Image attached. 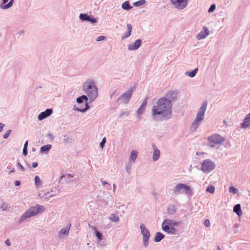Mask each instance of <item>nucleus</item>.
I'll return each mask as SVG.
<instances>
[{
	"label": "nucleus",
	"instance_id": "obj_1",
	"mask_svg": "<svg viewBox=\"0 0 250 250\" xmlns=\"http://www.w3.org/2000/svg\"><path fill=\"white\" fill-rule=\"evenodd\" d=\"M172 103L168 99L161 98L156 104L152 106L151 117L156 122L163 121L170 119L172 117Z\"/></svg>",
	"mask_w": 250,
	"mask_h": 250
},
{
	"label": "nucleus",
	"instance_id": "obj_2",
	"mask_svg": "<svg viewBox=\"0 0 250 250\" xmlns=\"http://www.w3.org/2000/svg\"><path fill=\"white\" fill-rule=\"evenodd\" d=\"M83 89L91 102L98 97V88L92 80H87L83 84Z\"/></svg>",
	"mask_w": 250,
	"mask_h": 250
},
{
	"label": "nucleus",
	"instance_id": "obj_3",
	"mask_svg": "<svg viewBox=\"0 0 250 250\" xmlns=\"http://www.w3.org/2000/svg\"><path fill=\"white\" fill-rule=\"evenodd\" d=\"M208 102L204 101L198 110L196 118L191 125V130L195 131L205 118V113L207 108Z\"/></svg>",
	"mask_w": 250,
	"mask_h": 250
},
{
	"label": "nucleus",
	"instance_id": "obj_4",
	"mask_svg": "<svg viewBox=\"0 0 250 250\" xmlns=\"http://www.w3.org/2000/svg\"><path fill=\"white\" fill-rule=\"evenodd\" d=\"M180 224V221H174L166 218L164 220L161 227L164 231L169 234L176 235L178 234V230L175 227H179Z\"/></svg>",
	"mask_w": 250,
	"mask_h": 250
},
{
	"label": "nucleus",
	"instance_id": "obj_5",
	"mask_svg": "<svg viewBox=\"0 0 250 250\" xmlns=\"http://www.w3.org/2000/svg\"><path fill=\"white\" fill-rule=\"evenodd\" d=\"M45 210V208L42 205H37L36 206L29 208L21 216L19 222L21 223L25 219L41 213Z\"/></svg>",
	"mask_w": 250,
	"mask_h": 250
},
{
	"label": "nucleus",
	"instance_id": "obj_6",
	"mask_svg": "<svg viewBox=\"0 0 250 250\" xmlns=\"http://www.w3.org/2000/svg\"><path fill=\"white\" fill-rule=\"evenodd\" d=\"M191 191V189L189 186L183 183H178L173 188L169 190V193L172 195L180 193L188 194Z\"/></svg>",
	"mask_w": 250,
	"mask_h": 250
},
{
	"label": "nucleus",
	"instance_id": "obj_7",
	"mask_svg": "<svg viewBox=\"0 0 250 250\" xmlns=\"http://www.w3.org/2000/svg\"><path fill=\"white\" fill-rule=\"evenodd\" d=\"M208 140L209 142L208 146L212 147L216 146H219L225 141L224 138L218 134H214L208 136Z\"/></svg>",
	"mask_w": 250,
	"mask_h": 250
},
{
	"label": "nucleus",
	"instance_id": "obj_8",
	"mask_svg": "<svg viewBox=\"0 0 250 250\" xmlns=\"http://www.w3.org/2000/svg\"><path fill=\"white\" fill-rule=\"evenodd\" d=\"M140 231L143 235V245L144 248H146L149 244V240L150 237V233L145 225L142 224L140 225Z\"/></svg>",
	"mask_w": 250,
	"mask_h": 250
},
{
	"label": "nucleus",
	"instance_id": "obj_9",
	"mask_svg": "<svg viewBox=\"0 0 250 250\" xmlns=\"http://www.w3.org/2000/svg\"><path fill=\"white\" fill-rule=\"evenodd\" d=\"M215 167V164L209 159H206L201 163V169L205 173H209Z\"/></svg>",
	"mask_w": 250,
	"mask_h": 250
},
{
	"label": "nucleus",
	"instance_id": "obj_10",
	"mask_svg": "<svg viewBox=\"0 0 250 250\" xmlns=\"http://www.w3.org/2000/svg\"><path fill=\"white\" fill-rule=\"evenodd\" d=\"M173 8L182 10L187 7L188 0H170Z\"/></svg>",
	"mask_w": 250,
	"mask_h": 250
},
{
	"label": "nucleus",
	"instance_id": "obj_11",
	"mask_svg": "<svg viewBox=\"0 0 250 250\" xmlns=\"http://www.w3.org/2000/svg\"><path fill=\"white\" fill-rule=\"evenodd\" d=\"M132 95V90L129 89L126 93L123 94L119 98L118 101H120L122 103L127 104Z\"/></svg>",
	"mask_w": 250,
	"mask_h": 250
},
{
	"label": "nucleus",
	"instance_id": "obj_12",
	"mask_svg": "<svg viewBox=\"0 0 250 250\" xmlns=\"http://www.w3.org/2000/svg\"><path fill=\"white\" fill-rule=\"evenodd\" d=\"M53 113V109L52 108H47L44 111L42 112L38 116L39 120H42L50 116Z\"/></svg>",
	"mask_w": 250,
	"mask_h": 250
},
{
	"label": "nucleus",
	"instance_id": "obj_13",
	"mask_svg": "<svg viewBox=\"0 0 250 250\" xmlns=\"http://www.w3.org/2000/svg\"><path fill=\"white\" fill-rule=\"evenodd\" d=\"M71 224H69V227L68 226L62 229L57 234V237L58 238H62L64 236H66L69 234V229Z\"/></svg>",
	"mask_w": 250,
	"mask_h": 250
},
{
	"label": "nucleus",
	"instance_id": "obj_14",
	"mask_svg": "<svg viewBox=\"0 0 250 250\" xmlns=\"http://www.w3.org/2000/svg\"><path fill=\"white\" fill-rule=\"evenodd\" d=\"M142 42V41L141 39H138L133 43H130L128 45V49L129 50H136L141 46Z\"/></svg>",
	"mask_w": 250,
	"mask_h": 250
},
{
	"label": "nucleus",
	"instance_id": "obj_15",
	"mask_svg": "<svg viewBox=\"0 0 250 250\" xmlns=\"http://www.w3.org/2000/svg\"><path fill=\"white\" fill-rule=\"evenodd\" d=\"M204 29L205 31L204 32L201 31L200 33H199L197 35L196 38L198 40H201V39H205L209 35V32L208 28L207 27L204 26Z\"/></svg>",
	"mask_w": 250,
	"mask_h": 250
},
{
	"label": "nucleus",
	"instance_id": "obj_16",
	"mask_svg": "<svg viewBox=\"0 0 250 250\" xmlns=\"http://www.w3.org/2000/svg\"><path fill=\"white\" fill-rule=\"evenodd\" d=\"M147 98H146L143 101L142 104L141 105V106L139 107L138 109L136 111V114L140 116L143 114L144 111H145L147 103Z\"/></svg>",
	"mask_w": 250,
	"mask_h": 250
},
{
	"label": "nucleus",
	"instance_id": "obj_17",
	"mask_svg": "<svg viewBox=\"0 0 250 250\" xmlns=\"http://www.w3.org/2000/svg\"><path fill=\"white\" fill-rule=\"evenodd\" d=\"M152 146L154 149V152H153V156H152V159H153V160L154 162H155V161H157L160 157V151L157 148L156 145L154 144H152Z\"/></svg>",
	"mask_w": 250,
	"mask_h": 250
},
{
	"label": "nucleus",
	"instance_id": "obj_18",
	"mask_svg": "<svg viewBox=\"0 0 250 250\" xmlns=\"http://www.w3.org/2000/svg\"><path fill=\"white\" fill-rule=\"evenodd\" d=\"M163 98L169 100L170 103H172V101H174L177 98V92L174 91H169L167 93L166 96Z\"/></svg>",
	"mask_w": 250,
	"mask_h": 250
},
{
	"label": "nucleus",
	"instance_id": "obj_19",
	"mask_svg": "<svg viewBox=\"0 0 250 250\" xmlns=\"http://www.w3.org/2000/svg\"><path fill=\"white\" fill-rule=\"evenodd\" d=\"M250 126V113L247 115L243 122L241 124V127L246 128Z\"/></svg>",
	"mask_w": 250,
	"mask_h": 250
},
{
	"label": "nucleus",
	"instance_id": "obj_20",
	"mask_svg": "<svg viewBox=\"0 0 250 250\" xmlns=\"http://www.w3.org/2000/svg\"><path fill=\"white\" fill-rule=\"evenodd\" d=\"M127 32H125L122 37V40H124L128 37H129L131 34L132 31V25L131 24H127Z\"/></svg>",
	"mask_w": 250,
	"mask_h": 250
},
{
	"label": "nucleus",
	"instance_id": "obj_21",
	"mask_svg": "<svg viewBox=\"0 0 250 250\" xmlns=\"http://www.w3.org/2000/svg\"><path fill=\"white\" fill-rule=\"evenodd\" d=\"M234 212L236 213L238 216H241L242 215V211L241 208L240 204H237L234 206L233 208Z\"/></svg>",
	"mask_w": 250,
	"mask_h": 250
},
{
	"label": "nucleus",
	"instance_id": "obj_22",
	"mask_svg": "<svg viewBox=\"0 0 250 250\" xmlns=\"http://www.w3.org/2000/svg\"><path fill=\"white\" fill-rule=\"evenodd\" d=\"M137 156L138 152L136 150H132L129 157V162H135Z\"/></svg>",
	"mask_w": 250,
	"mask_h": 250
},
{
	"label": "nucleus",
	"instance_id": "obj_23",
	"mask_svg": "<svg viewBox=\"0 0 250 250\" xmlns=\"http://www.w3.org/2000/svg\"><path fill=\"white\" fill-rule=\"evenodd\" d=\"M165 236L164 234L160 232H158L156 233L155 236L154 238V241L155 242H159L162 239L165 238Z\"/></svg>",
	"mask_w": 250,
	"mask_h": 250
},
{
	"label": "nucleus",
	"instance_id": "obj_24",
	"mask_svg": "<svg viewBox=\"0 0 250 250\" xmlns=\"http://www.w3.org/2000/svg\"><path fill=\"white\" fill-rule=\"evenodd\" d=\"M88 98L86 95H83L79 97L76 99V102L78 104L83 103V102H87Z\"/></svg>",
	"mask_w": 250,
	"mask_h": 250
},
{
	"label": "nucleus",
	"instance_id": "obj_25",
	"mask_svg": "<svg viewBox=\"0 0 250 250\" xmlns=\"http://www.w3.org/2000/svg\"><path fill=\"white\" fill-rule=\"evenodd\" d=\"M89 107H90L87 103V102H85V108H84L81 109L79 107H76V105H74L73 110H75L79 111V112H84L87 110H88L89 108Z\"/></svg>",
	"mask_w": 250,
	"mask_h": 250
},
{
	"label": "nucleus",
	"instance_id": "obj_26",
	"mask_svg": "<svg viewBox=\"0 0 250 250\" xmlns=\"http://www.w3.org/2000/svg\"><path fill=\"white\" fill-rule=\"evenodd\" d=\"M35 186L36 188H39L42 185V181L40 177L38 175L35 176L34 178Z\"/></svg>",
	"mask_w": 250,
	"mask_h": 250
},
{
	"label": "nucleus",
	"instance_id": "obj_27",
	"mask_svg": "<svg viewBox=\"0 0 250 250\" xmlns=\"http://www.w3.org/2000/svg\"><path fill=\"white\" fill-rule=\"evenodd\" d=\"M92 228L93 229L95 230V235L97 237L98 242H100L102 239L103 237L102 234L100 231L96 230L95 227H92Z\"/></svg>",
	"mask_w": 250,
	"mask_h": 250
},
{
	"label": "nucleus",
	"instance_id": "obj_28",
	"mask_svg": "<svg viewBox=\"0 0 250 250\" xmlns=\"http://www.w3.org/2000/svg\"><path fill=\"white\" fill-rule=\"evenodd\" d=\"M122 8L125 10H129L132 6L130 5L129 1H126L122 3Z\"/></svg>",
	"mask_w": 250,
	"mask_h": 250
},
{
	"label": "nucleus",
	"instance_id": "obj_29",
	"mask_svg": "<svg viewBox=\"0 0 250 250\" xmlns=\"http://www.w3.org/2000/svg\"><path fill=\"white\" fill-rule=\"evenodd\" d=\"M198 68H195L191 71H186L185 74L189 77L193 78L197 74Z\"/></svg>",
	"mask_w": 250,
	"mask_h": 250
},
{
	"label": "nucleus",
	"instance_id": "obj_30",
	"mask_svg": "<svg viewBox=\"0 0 250 250\" xmlns=\"http://www.w3.org/2000/svg\"><path fill=\"white\" fill-rule=\"evenodd\" d=\"M51 145H46L42 146L40 149L41 152L44 153L48 152L51 148Z\"/></svg>",
	"mask_w": 250,
	"mask_h": 250
},
{
	"label": "nucleus",
	"instance_id": "obj_31",
	"mask_svg": "<svg viewBox=\"0 0 250 250\" xmlns=\"http://www.w3.org/2000/svg\"><path fill=\"white\" fill-rule=\"evenodd\" d=\"M79 19L82 21H88V19H90V15L86 13H82L79 15Z\"/></svg>",
	"mask_w": 250,
	"mask_h": 250
},
{
	"label": "nucleus",
	"instance_id": "obj_32",
	"mask_svg": "<svg viewBox=\"0 0 250 250\" xmlns=\"http://www.w3.org/2000/svg\"><path fill=\"white\" fill-rule=\"evenodd\" d=\"M109 219L112 222L117 223L119 221L120 219L118 216L114 213H112L110 214V216L109 217Z\"/></svg>",
	"mask_w": 250,
	"mask_h": 250
},
{
	"label": "nucleus",
	"instance_id": "obj_33",
	"mask_svg": "<svg viewBox=\"0 0 250 250\" xmlns=\"http://www.w3.org/2000/svg\"><path fill=\"white\" fill-rule=\"evenodd\" d=\"M14 0H10V1L6 4L4 5H2V4H0V8L3 9H7L11 7L14 3Z\"/></svg>",
	"mask_w": 250,
	"mask_h": 250
},
{
	"label": "nucleus",
	"instance_id": "obj_34",
	"mask_svg": "<svg viewBox=\"0 0 250 250\" xmlns=\"http://www.w3.org/2000/svg\"><path fill=\"white\" fill-rule=\"evenodd\" d=\"M146 3L145 0H139L133 3V6L138 7L144 5Z\"/></svg>",
	"mask_w": 250,
	"mask_h": 250
},
{
	"label": "nucleus",
	"instance_id": "obj_35",
	"mask_svg": "<svg viewBox=\"0 0 250 250\" xmlns=\"http://www.w3.org/2000/svg\"><path fill=\"white\" fill-rule=\"evenodd\" d=\"M71 142V139L67 135H63L62 138L63 144L66 145L67 143Z\"/></svg>",
	"mask_w": 250,
	"mask_h": 250
},
{
	"label": "nucleus",
	"instance_id": "obj_36",
	"mask_svg": "<svg viewBox=\"0 0 250 250\" xmlns=\"http://www.w3.org/2000/svg\"><path fill=\"white\" fill-rule=\"evenodd\" d=\"M215 191V187L213 186H210L207 188L206 189V191L207 192L210 193L211 194L213 193Z\"/></svg>",
	"mask_w": 250,
	"mask_h": 250
},
{
	"label": "nucleus",
	"instance_id": "obj_37",
	"mask_svg": "<svg viewBox=\"0 0 250 250\" xmlns=\"http://www.w3.org/2000/svg\"><path fill=\"white\" fill-rule=\"evenodd\" d=\"M229 192L233 194H236L238 192V190L233 186H231L229 188Z\"/></svg>",
	"mask_w": 250,
	"mask_h": 250
},
{
	"label": "nucleus",
	"instance_id": "obj_38",
	"mask_svg": "<svg viewBox=\"0 0 250 250\" xmlns=\"http://www.w3.org/2000/svg\"><path fill=\"white\" fill-rule=\"evenodd\" d=\"M168 213L170 214H173L175 212V207L174 206H169L167 208Z\"/></svg>",
	"mask_w": 250,
	"mask_h": 250
},
{
	"label": "nucleus",
	"instance_id": "obj_39",
	"mask_svg": "<svg viewBox=\"0 0 250 250\" xmlns=\"http://www.w3.org/2000/svg\"><path fill=\"white\" fill-rule=\"evenodd\" d=\"M106 138H105V137H104L102 139L101 142L100 143L99 146L101 147L102 149H103L104 147V146L105 144L106 143Z\"/></svg>",
	"mask_w": 250,
	"mask_h": 250
},
{
	"label": "nucleus",
	"instance_id": "obj_40",
	"mask_svg": "<svg viewBox=\"0 0 250 250\" xmlns=\"http://www.w3.org/2000/svg\"><path fill=\"white\" fill-rule=\"evenodd\" d=\"M131 167V165L130 164V162H128V163H127L125 165V169L128 174L130 173Z\"/></svg>",
	"mask_w": 250,
	"mask_h": 250
},
{
	"label": "nucleus",
	"instance_id": "obj_41",
	"mask_svg": "<svg viewBox=\"0 0 250 250\" xmlns=\"http://www.w3.org/2000/svg\"><path fill=\"white\" fill-rule=\"evenodd\" d=\"M8 206L6 203L3 202L2 205L0 206V209L1 210H6L7 209Z\"/></svg>",
	"mask_w": 250,
	"mask_h": 250
},
{
	"label": "nucleus",
	"instance_id": "obj_42",
	"mask_svg": "<svg viewBox=\"0 0 250 250\" xmlns=\"http://www.w3.org/2000/svg\"><path fill=\"white\" fill-rule=\"evenodd\" d=\"M215 8H216L215 4H211L208 10V12L211 13V12H213L215 10Z\"/></svg>",
	"mask_w": 250,
	"mask_h": 250
},
{
	"label": "nucleus",
	"instance_id": "obj_43",
	"mask_svg": "<svg viewBox=\"0 0 250 250\" xmlns=\"http://www.w3.org/2000/svg\"><path fill=\"white\" fill-rule=\"evenodd\" d=\"M129 114V111H122L120 114V117L127 116Z\"/></svg>",
	"mask_w": 250,
	"mask_h": 250
},
{
	"label": "nucleus",
	"instance_id": "obj_44",
	"mask_svg": "<svg viewBox=\"0 0 250 250\" xmlns=\"http://www.w3.org/2000/svg\"><path fill=\"white\" fill-rule=\"evenodd\" d=\"M11 132V130L10 129L7 130L3 135V138L4 139H7L9 136L10 135V133Z\"/></svg>",
	"mask_w": 250,
	"mask_h": 250
},
{
	"label": "nucleus",
	"instance_id": "obj_45",
	"mask_svg": "<svg viewBox=\"0 0 250 250\" xmlns=\"http://www.w3.org/2000/svg\"><path fill=\"white\" fill-rule=\"evenodd\" d=\"M24 31L23 30H20L18 33H17V35H18V38H22L24 36Z\"/></svg>",
	"mask_w": 250,
	"mask_h": 250
},
{
	"label": "nucleus",
	"instance_id": "obj_46",
	"mask_svg": "<svg viewBox=\"0 0 250 250\" xmlns=\"http://www.w3.org/2000/svg\"><path fill=\"white\" fill-rule=\"evenodd\" d=\"M17 167L22 171H24V167L22 166V165L19 162L17 164Z\"/></svg>",
	"mask_w": 250,
	"mask_h": 250
},
{
	"label": "nucleus",
	"instance_id": "obj_47",
	"mask_svg": "<svg viewBox=\"0 0 250 250\" xmlns=\"http://www.w3.org/2000/svg\"><path fill=\"white\" fill-rule=\"evenodd\" d=\"M88 21L92 23H96L97 21V20L96 18H94L93 17H91L90 16V19H88Z\"/></svg>",
	"mask_w": 250,
	"mask_h": 250
},
{
	"label": "nucleus",
	"instance_id": "obj_48",
	"mask_svg": "<svg viewBox=\"0 0 250 250\" xmlns=\"http://www.w3.org/2000/svg\"><path fill=\"white\" fill-rule=\"evenodd\" d=\"M105 39V37L104 36H100L97 38L96 41L97 42H100L104 40Z\"/></svg>",
	"mask_w": 250,
	"mask_h": 250
},
{
	"label": "nucleus",
	"instance_id": "obj_49",
	"mask_svg": "<svg viewBox=\"0 0 250 250\" xmlns=\"http://www.w3.org/2000/svg\"><path fill=\"white\" fill-rule=\"evenodd\" d=\"M204 224L207 227H209L210 226L209 220L208 219H206L204 222Z\"/></svg>",
	"mask_w": 250,
	"mask_h": 250
},
{
	"label": "nucleus",
	"instance_id": "obj_50",
	"mask_svg": "<svg viewBox=\"0 0 250 250\" xmlns=\"http://www.w3.org/2000/svg\"><path fill=\"white\" fill-rule=\"evenodd\" d=\"M22 153L24 155H26L27 154V148L23 147Z\"/></svg>",
	"mask_w": 250,
	"mask_h": 250
},
{
	"label": "nucleus",
	"instance_id": "obj_51",
	"mask_svg": "<svg viewBox=\"0 0 250 250\" xmlns=\"http://www.w3.org/2000/svg\"><path fill=\"white\" fill-rule=\"evenodd\" d=\"M5 244L8 246H10L11 245L10 242L8 239H7V240H5Z\"/></svg>",
	"mask_w": 250,
	"mask_h": 250
},
{
	"label": "nucleus",
	"instance_id": "obj_52",
	"mask_svg": "<svg viewBox=\"0 0 250 250\" xmlns=\"http://www.w3.org/2000/svg\"><path fill=\"white\" fill-rule=\"evenodd\" d=\"M21 185V181H16L15 182V185L17 187Z\"/></svg>",
	"mask_w": 250,
	"mask_h": 250
},
{
	"label": "nucleus",
	"instance_id": "obj_53",
	"mask_svg": "<svg viewBox=\"0 0 250 250\" xmlns=\"http://www.w3.org/2000/svg\"><path fill=\"white\" fill-rule=\"evenodd\" d=\"M38 165V163L37 162H34L32 164V166L34 168L37 167Z\"/></svg>",
	"mask_w": 250,
	"mask_h": 250
},
{
	"label": "nucleus",
	"instance_id": "obj_54",
	"mask_svg": "<svg viewBox=\"0 0 250 250\" xmlns=\"http://www.w3.org/2000/svg\"><path fill=\"white\" fill-rule=\"evenodd\" d=\"M4 126V124L0 123V132H1Z\"/></svg>",
	"mask_w": 250,
	"mask_h": 250
},
{
	"label": "nucleus",
	"instance_id": "obj_55",
	"mask_svg": "<svg viewBox=\"0 0 250 250\" xmlns=\"http://www.w3.org/2000/svg\"><path fill=\"white\" fill-rule=\"evenodd\" d=\"M27 146H28V141H26L24 143L23 147L27 148Z\"/></svg>",
	"mask_w": 250,
	"mask_h": 250
},
{
	"label": "nucleus",
	"instance_id": "obj_56",
	"mask_svg": "<svg viewBox=\"0 0 250 250\" xmlns=\"http://www.w3.org/2000/svg\"><path fill=\"white\" fill-rule=\"evenodd\" d=\"M7 168L8 169H10V171H9V173L14 172L15 171V168L14 167L9 168V167H7Z\"/></svg>",
	"mask_w": 250,
	"mask_h": 250
},
{
	"label": "nucleus",
	"instance_id": "obj_57",
	"mask_svg": "<svg viewBox=\"0 0 250 250\" xmlns=\"http://www.w3.org/2000/svg\"><path fill=\"white\" fill-rule=\"evenodd\" d=\"M100 181L101 183H102L103 185H104L105 184H108V183L106 181H102V180H101Z\"/></svg>",
	"mask_w": 250,
	"mask_h": 250
},
{
	"label": "nucleus",
	"instance_id": "obj_58",
	"mask_svg": "<svg viewBox=\"0 0 250 250\" xmlns=\"http://www.w3.org/2000/svg\"><path fill=\"white\" fill-rule=\"evenodd\" d=\"M45 195L46 196H48V197H51L53 195V194H50V193L47 192H46V193L45 194Z\"/></svg>",
	"mask_w": 250,
	"mask_h": 250
},
{
	"label": "nucleus",
	"instance_id": "obj_59",
	"mask_svg": "<svg viewBox=\"0 0 250 250\" xmlns=\"http://www.w3.org/2000/svg\"><path fill=\"white\" fill-rule=\"evenodd\" d=\"M113 192H115V190H116V185H115V184H114L113 185Z\"/></svg>",
	"mask_w": 250,
	"mask_h": 250
},
{
	"label": "nucleus",
	"instance_id": "obj_60",
	"mask_svg": "<svg viewBox=\"0 0 250 250\" xmlns=\"http://www.w3.org/2000/svg\"><path fill=\"white\" fill-rule=\"evenodd\" d=\"M67 176L70 178H72L73 177V175L71 174H68Z\"/></svg>",
	"mask_w": 250,
	"mask_h": 250
},
{
	"label": "nucleus",
	"instance_id": "obj_61",
	"mask_svg": "<svg viewBox=\"0 0 250 250\" xmlns=\"http://www.w3.org/2000/svg\"><path fill=\"white\" fill-rule=\"evenodd\" d=\"M112 203H113V201H112V199H111L110 200V203H107H107H106V204H107V205H109V204L112 205Z\"/></svg>",
	"mask_w": 250,
	"mask_h": 250
},
{
	"label": "nucleus",
	"instance_id": "obj_62",
	"mask_svg": "<svg viewBox=\"0 0 250 250\" xmlns=\"http://www.w3.org/2000/svg\"><path fill=\"white\" fill-rule=\"evenodd\" d=\"M8 0H2V3H3V4H5V3H6V2H8Z\"/></svg>",
	"mask_w": 250,
	"mask_h": 250
},
{
	"label": "nucleus",
	"instance_id": "obj_63",
	"mask_svg": "<svg viewBox=\"0 0 250 250\" xmlns=\"http://www.w3.org/2000/svg\"><path fill=\"white\" fill-rule=\"evenodd\" d=\"M64 177V175H62L61 176L60 179H62Z\"/></svg>",
	"mask_w": 250,
	"mask_h": 250
},
{
	"label": "nucleus",
	"instance_id": "obj_64",
	"mask_svg": "<svg viewBox=\"0 0 250 250\" xmlns=\"http://www.w3.org/2000/svg\"><path fill=\"white\" fill-rule=\"evenodd\" d=\"M217 250H221L220 247L218 246L217 247Z\"/></svg>",
	"mask_w": 250,
	"mask_h": 250
}]
</instances>
